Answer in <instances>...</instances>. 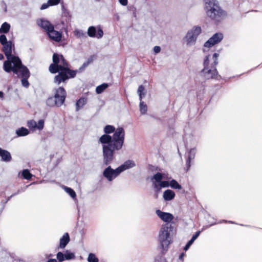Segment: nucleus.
I'll use <instances>...</instances> for the list:
<instances>
[{"label":"nucleus","mask_w":262,"mask_h":262,"mask_svg":"<svg viewBox=\"0 0 262 262\" xmlns=\"http://www.w3.org/2000/svg\"><path fill=\"white\" fill-rule=\"evenodd\" d=\"M3 46V51L6 56L7 60L3 64V69L7 73L12 72L17 75V78H21V85L26 88H29L30 83L28 79L30 76V72L28 68L22 64L20 59L12 55V42L9 41Z\"/></svg>","instance_id":"obj_1"},{"label":"nucleus","mask_w":262,"mask_h":262,"mask_svg":"<svg viewBox=\"0 0 262 262\" xmlns=\"http://www.w3.org/2000/svg\"><path fill=\"white\" fill-rule=\"evenodd\" d=\"M204 9L207 16L215 24L227 17L228 13L220 5L216 0H204Z\"/></svg>","instance_id":"obj_2"},{"label":"nucleus","mask_w":262,"mask_h":262,"mask_svg":"<svg viewBox=\"0 0 262 262\" xmlns=\"http://www.w3.org/2000/svg\"><path fill=\"white\" fill-rule=\"evenodd\" d=\"M124 138L125 132L123 128L118 127L114 132L113 137L107 134L103 135L99 138V141L103 144H108L107 146L118 150L122 147Z\"/></svg>","instance_id":"obj_3"},{"label":"nucleus","mask_w":262,"mask_h":262,"mask_svg":"<svg viewBox=\"0 0 262 262\" xmlns=\"http://www.w3.org/2000/svg\"><path fill=\"white\" fill-rule=\"evenodd\" d=\"M219 56L218 53H215L212 56L213 62L209 66V55L206 56L204 61V68L201 73L203 77L207 79H216L217 77L218 72L216 66L218 64L217 58Z\"/></svg>","instance_id":"obj_4"},{"label":"nucleus","mask_w":262,"mask_h":262,"mask_svg":"<svg viewBox=\"0 0 262 262\" xmlns=\"http://www.w3.org/2000/svg\"><path fill=\"white\" fill-rule=\"evenodd\" d=\"M171 229V226L166 224L161 227L159 232L158 241L160 243L159 248L162 255L165 254L168 251L169 245L172 243L170 237Z\"/></svg>","instance_id":"obj_5"},{"label":"nucleus","mask_w":262,"mask_h":262,"mask_svg":"<svg viewBox=\"0 0 262 262\" xmlns=\"http://www.w3.org/2000/svg\"><path fill=\"white\" fill-rule=\"evenodd\" d=\"M60 58L59 66L61 67V71L55 76L54 79V83L58 85L62 82H64L70 78H74L77 73V71H72L69 68L68 63L62 55H60Z\"/></svg>","instance_id":"obj_6"},{"label":"nucleus","mask_w":262,"mask_h":262,"mask_svg":"<svg viewBox=\"0 0 262 262\" xmlns=\"http://www.w3.org/2000/svg\"><path fill=\"white\" fill-rule=\"evenodd\" d=\"M201 32V28L195 26L192 30L189 31L186 34L185 39H186L187 46H190L195 42L198 36Z\"/></svg>","instance_id":"obj_7"},{"label":"nucleus","mask_w":262,"mask_h":262,"mask_svg":"<svg viewBox=\"0 0 262 262\" xmlns=\"http://www.w3.org/2000/svg\"><path fill=\"white\" fill-rule=\"evenodd\" d=\"M112 147L108 146H103V163L105 165L110 164L114 159V151Z\"/></svg>","instance_id":"obj_8"},{"label":"nucleus","mask_w":262,"mask_h":262,"mask_svg":"<svg viewBox=\"0 0 262 262\" xmlns=\"http://www.w3.org/2000/svg\"><path fill=\"white\" fill-rule=\"evenodd\" d=\"M121 173L120 169L117 167L113 169L110 166L106 168L103 172V177L109 182L112 181Z\"/></svg>","instance_id":"obj_9"},{"label":"nucleus","mask_w":262,"mask_h":262,"mask_svg":"<svg viewBox=\"0 0 262 262\" xmlns=\"http://www.w3.org/2000/svg\"><path fill=\"white\" fill-rule=\"evenodd\" d=\"M66 95L67 93L62 87H59L56 90L54 98L57 102V107L60 106L64 103Z\"/></svg>","instance_id":"obj_10"},{"label":"nucleus","mask_w":262,"mask_h":262,"mask_svg":"<svg viewBox=\"0 0 262 262\" xmlns=\"http://www.w3.org/2000/svg\"><path fill=\"white\" fill-rule=\"evenodd\" d=\"M223 38L222 33H216L210 38L204 44L205 47H211L221 41Z\"/></svg>","instance_id":"obj_11"},{"label":"nucleus","mask_w":262,"mask_h":262,"mask_svg":"<svg viewBox=\"0 0 262 262\" xmlns=\"http://www.w3.org/2000/svg\"><path fill=\"white\" fill-rule=\"evenodd\" d=\"M157 215L164 222L169 223L173 219L172 214L168 212H162L160 210H157L156 211Z\"/></svg>","instance_id":"obj_12"},{"label":"nucleus","mask_w":262,"mask_h":262,"mask_svg":"<svg viewBox=\"0 0 262 262\" xmlns=\"http://www.w3.org/2000/svg\"><path fill=\"white\" fill-rule=\"evenodd\" d=\"M47 33L50 38L56 41H59L61 39V33L58 31L54 30V27L53 29L49 30Z\"/></svg>","instance_id":"obj_13"},{"label":"nucleus","mask_w":262,"mask_h":262,"mask_svg":"<svg viewBox=\"0 0 262 262\" xmlns=\"http://www.w3.org/2000/svg\"><path fill=\"white\" fill-rule=\"evenodd\" d=\"M0 156L2 158V160L5 162H10L12 159V157L10 153L5 149H3L0 148Z\"/></svg>","instance_id":"obj_14"},{"label":"nucleus","mask_w":262,"mask_h":262,"mask_svg":"<svg viewBox=\"0 0 262 262\" xmlns=\"http://www.w3.org/2000/svg\"><path fill=\"white\" fill-rule=\"evenodd\" d=\"M135 166V162L132 160H127L125 161L123 164L119 166V168L120 169V171H121V173L130 168H132Z\"/></svg>","instance_id":"obj_15"},{"label":"nucleus","mask_w":262,"mask_h":262,"mask_svg":"<svg viewBox=\"0 0 262 262\" xmlns=\"http://www.w3.org/2000/svg\"><path fill=\"white\" fill-rule=\"evenodd\" d=\"M38 25L44 29L46 31L53 29L54 27L49 21L46 20L41 19L38 22Z\"/></svg>","instance_id":"obj_16"},{"label":"nucleus","mask_w":262,"mask_h":262,"mask_svg":"<svg viewBox=\"0 0 262 262\" xmlns=\"http://www.w3.org/2000/svg\"><path fill=\"white\" fill-rule=\"evenodd\" d=\"M70 241V237L68 233H66L60 239L59 247L64 248Z\"/></svg>","instance_id":"obj_17"},{"label":"nucleus","mask_w":262,"mask_h":262,"mask_svg":"<svg viewBox=\"0 0 262 262\" xmlns=\"http://www.w3.org/2000/svg\"><path fill=\"white\" fill-rule=\"evenodd\" d=\"M195 155L194 154L192 153V149L190 150L188 154V157L186 161V171L187 172L191 166V160L194 158Z\"/></svg>","instance_id":"obj_18"},{"label":"nucleus","mask_w":262,"mask_h":262,"mask_svg":"<svg viewBox=\"0 0 262 262\" xmlns=\"http://www.w3.org/2000/svg\"><path fill=\"white\" fill-rule=\"evenodd\" d=\"M175 196V193L171 190H165L163 193V198L166 201H170Z\"/></svg>","instance_id":"obj_19"},{"label":"nucleus","mask_w":262,"mask_h":262,"mask_svg":"<svg viewBox=\"0 0 262 262\" xmlns=\"http://www.w3.org/2000/svg\"><path fill=\"white\" fill-rule=\"evenodd\" d=\"M61 67L59 64L52 63L49 67V71L51 73H58L61 71Z\"/></svg>","instance_id":"obj_20"},{"label":"nucleus","mask_w":262,"mask_h":262,"mask_svg":"<svg viewBox=\"0 0 262 262\" xmlns=\"http://www.w3.org/2000/svg\"><path fill=\"white\" fill-rule=\"evenodd\" d=\"M16 133L18 136H25L28 135L29 132L26 128L22 127L17 129Z\"/></svg>","instance_id":"obj_21"},{"label":"nucleus","mask_w":262,"mask_h":262,"mask_svg":"<svg viewBox=\"0 0 262 262\" xmlns=\"http://www.w3.org/2000/svg\"><path fill=\"white\" fill-rule=\"evenodd\" d=\"M137 93L139 96L140 100H142L143 98L145 96L146 94L144 86L142 85H140L138 87Z\"/></svg>","instance_id":"obj_22"},{"label":"nucleus","mask_w":262,"mask_h":262,"mask_svg":"<svg viewBox=\"0 0 262 262\" xmlns=\"http://www.w3.org/2000/svg\"><path fill=\"white\" fill-rule=\"evenodd\" d=\"M10 25L6 23H4L0 28V33H7L9 31Z\"/></svg>","instance_id":"obj_23"},{"label":"nucleus","mask_w":262,"mask_h":262,"mask_svg":"<svg viewBox=\"0 0 262 262\" xmlns=\"http://www.w3.org/2000/svg\"><path fill=\"white\" fill-rule=\"evenodd\" d=\"M86 99L84 98H80L77 102L76 105V111H78L79 109L82 108L83 106L86 103Z\"/></svg>","instance_id":"obj_24"},{"label":"nucleus","mask_w":262,"mask_h":262,"mask_svg":"<svg viewBox=\"0 0 262 262\" xmlns=\"http://www.w3.org/2000/svg\"><path fill=\"white\" fill-rule=\"evenodd\" d=\"M46 104L50 107H54L55 106L57 107V102L55 101L54 97H49L46 101Z\"/></svg>","instance_id":"obj_25"},{"label":"nucleus","mask_w":262,"mask_h":262,"mask_svg":"<svg viewBox=\"0 0 262 262\" xmlns=\"http://www.w3.org/2000/svg\"><path fill=\"white\" fill-rule=\"evenodd\" d=\"M140 111L142 114L144 115L146 114L147 111V106L145 103L142 101L140 100Z\"/></svg>","instance_id":"obj_26"},{"label":"nucleus","mask_w":262,"mask_h":262,"mask_svg":"<svg viewBox=\"0 0 262 262\" xmlns=\"http://www.w3.org/2000/svg\"><path fill=\"white\" fill-rule=\"evenodd\" d=\"M169 185H170L168 183V181H161L160 183H159V185H157V184H155L154 185V187L155 188L157 189H160V188H159V186L160 187H167L169 186Z\"/></svg>","instance_id":"obj_27"},{"label":"nucleus","mask_w":262,"mask_h":262,"mask_svg":"<svg viewBox=\"0 0 262 262\" xmlns=\"http://www.w3.org/2000/svg\"><path fill=\"white\" fill-rule=\"evenodd\" d=\"M115 128L114 126L107 125L104 128V132L105 134H108L115 132Z\"/></svg>","instance_id":"obj_28"},{"label":"nucleus","mask_w":262,"mask_h":262,"mask_svg":"<svg viewBox=\"0 0 262 262\" xmlns=\"http://www.w3.org/2000/svg\"><path fill=\"white\" fill-rule=\"evenodd\" d=\"M169 184L171 187L174 189H180L182 188L181 185H180L175 180H172L170 181Z\"/></svg>","instance_id":"obj_29"},{"label":"nucleus","mask_w":262,"mask_h":262,"mask_svg":"<svg viewBox=\"0 0 262 262\" xmlns=\"http://www.w3.org/2000/svg\"><path fill=\"white\" fill-rule=\"evenodd\" d=\"M22 176L24 179L30 180L31 179L32 174L30 172L28 169H25L22 171Z\"/></svg>","instance_id":"obj_30"},{"label":"nucleus","mask_w":262,"mask_h":262,"mask_svg":"<svg viewBox=\"0 0 262 262\" xmlns=\"http://www.w3.org/2000/svg\"><path fill=\"white\" fill-rule=\"evenodd\" d=\"M96 32V28L94 27H90L88 30V35L91 37L95 36Z\"/></svg>","instance_id":"obj_31"},{"label":"nucleus","mask_w":262,"mask_h":262,"mask_svg":"<svg viewBox=\"0 0 262 262\" xmlns=\"http://www.w3.org/2000/svg\"><path fill=\"white\" fill-rule=\"evenodd\" d=\"M74 33L75 35L78 38H83L86 37L85 33L80 30H75Z\"/></svg>","instance_id":"obj_32"},{"label":"nucleus","mask_w":262,"mask_h":262,"mask_svg":"<svg viewBox=\"0 0 262 262\" xmlns=\"http://www.w3.org/2000/svg\"><path fill=\"white\" fill-rule=\"evenodd\" d=\"M94 58H95L94 56H92L90 57H89L88 60L83 63L81 67L80 68V70L84 69V68H85L90 63H92L93 61Z\"/></svg>","instance_id":"obj_33"},{"label":"nucleus","mask_w":262,"mask_h":262,"mask_svg":"<svg viewBox=\"0 0 262 262\" xmlns=\"http://www.w3.org/2000/svg\"><path fill=\"white\" fill-rule=\"evenodd\" d=\"M64 190L73 199L76 198V193L72 189L68 187H64Z\"/></svg>","instance_id":"obj_34"},{"label":"nucleus","mask_w":262,"mask_h":262,"mask_svg":"<svg viewBox=\"0 0 262 262\" xmlns=\"http://www.w3.org/2000/svg\"><path fill=\"white\" fill-rule=\"evenodd\" d=\"M60 55H59L58 54L56 53H54L53 55V63L59 64V63L60 62Z\"/></svg>","instance_id":"obj_35"},{"label":"nucleus","mask_w":262,"mask_h":262,"mask_svg":"<svg viewBox=\"0 0 262 262\" xmlns=\"http://www.w3.org/2000/svg\"><path fill=\"white\" fill-rule=\"evenodd\" d=\"M163 174L161 173L157 172L154 174L153 179H155L157 182L160 183L163 179Z\"/></svg>","instance_id":"obj_36"},{"label":"nucleus","mask_w":262,"mask_h":262,"mask_svg":"<svg viewBox=\"0 0 262 262\" xmlns=\"http://www.w3.org/2000/svg\"><path fill=\"white\" fill-rule=\"evenodd\" d=\"M64 255L65 259H72L75 258V255L73 253L69 252L68 251L66 252Z\"/></svg>","instance_id":"obj_37"},{"label":"nucleus","mask_w":262,"mask_h":262,"mask_svg":"<svg viewBox=\"0 0 262 262\" xmlns=\"http://www.w3.org/2000/svg\"><path fill=\"white\" fill-rule=\"evenodd\" d=\"M88 260L89 262H98V259L93 253H90L88 256Z\"/></svg>","instance_id":"obj_38"},{"label":"nucleus","mask_w":262,"mask_h":262,"mask_svg":"<svg viewBox=\"0 0 262 262\" xmlns=\"http://www.w3.org/2000/svg\"><path fill=\"white\" fill-rule=\"evenodd\" d=\"M28 126L30 128H35L37 126L36 122L34 120H30L27 123Z\"/></svg>","instance_id":"obj_39"},{"label":"nucleus","mask_w":262,"mask_h":262,"mask_svg":"<svg viewBox=\"0 0 262 262\" xmlns=\"http://www.w3.org/2000/svg\"><path fill=\"white\" fill-rule=\"evenodd\" d=\"M9 41H7V37L6 35L3 34L0 36V42L2 45H4V44H6Z\"/></svg>","instance_id":"obj_40"},{"label":"nucleus","mask_w":262,"mask_h":262,"mask_svg":"<svg viewBox=\"0 0 262 262\" xmlns=\"http://www.w3.org/2000/svg\"><path fill=\"white\" fill-rule=\"evenodd\" d=\"M108 84L107 83H103L99 85V94L102 93L104 90L108 88Z\"/></svg>","instance_id":"obj_41"},{"label":"nucleus","mask_w":262,"mask_h":262,"mask_svg":"<svg viewBox=\"0 0 262 262\" xmlns=\"http://www.w3.org/2000/svg\"><path fill=\"white\" fill-rule=\"evenodd\" d=\"M44 126V121L43 120H40L38 122V124L36 128H37L39 130H41Z\"/></svg>","instance_id":"obj_42"},{"label":"nucleus","mask_w":262,"mask_h":262,"mask_svg":"<svg viewBox=\"0 0 262 262\" xmlns=\"http://www.w3.org/2000/svg\"><path fill=\"white\" fill-rule=\"evenodd\" d=\"M57 258L60 261H62L65 259L64 255L61 252H59L57 254Z\"/></svg>","instance_id":"obj_43"},{"label":"nucleus","mask_w":262,"mask_h":262,"mask_svg":"<svg viewBox=\"0 0 262 262\" xmlns=\"http://www.w3.org/2000/svg\"><path fill=\"white\" fill-rule=\"evenodd\" d=\"M50 6L58 5L60 3V0H48Z\"/></svg>","instance_id":"obj_44"},{"label":"nucleus","mask_w":262,"mask_h":262,"mask_svg":"<svg viewBox=\"0 0 262 262\" xmlns=\"http://www.w3.org/2000/svg\"><path fill=\"white\" fill-rule=\"evenodd\" d=\"M200 233H201L200 231H198L196 232L195 233V234L193 235V236L191 238V239L193 240V241H194L198 238V237L200 235Z\"/></svg>","instance_id":"obj_45"},{"label":"nucleus","mask_w":262,"mask_h":262,"mask_svg":"<svg viewBox=\"0 0 262 262\" xmlns=\"http://www.w3.org/2000/svg\"><path fill=\"white\" fill-rule=\"evenodd\" d=\"M49 6H50V5L48 2L47 3H44L41 5V6L40 7V9L41 10L46 9L48 8Z\"/></svg>","instance_id":"obj_46"},{"label":"nucleus","mask_w":262,"mask_h":262,"mask_svg":"<svg viewBox=\"0 0 262 262\" xmlns=\"http://www.w3.org/2000/svg\"><path fill=\"white\" fill-rule=\"evenodd\" d=\"M119 3L124 6H125L127 5L128 1L127 0H119Z\"/></svg>","instance_id":"obj_47"},{"label":"nucleus","mask_w":262,"mask_h":262,"mask_svg":"<svg viewBox=\"0 0 262 262\" xmlns=\"http://www.w3.org/2000/svg\"><path fill=\"white\" fill-rule=\"evenodd\" d=\"M154 51L155 53H158L161 51V48L159 46H155L154 48Z\"/></svg>","instance_id":"obj_48"},{"label":"nucleus","mask_w":262,"mask_h":262,"mask_svg":"<svg viewBox=\"0 0 262 262\" xmlns=\"http://www.w3.org/2000/svg\"><path fill=\"white\" fill-rule=\"evenodd\" d=\"M103 35L102 30L99 27V38H101Z\"/></svg>","instance_id":"obj_49"},{"label":"nucleus","mask_w":262,"mask_h":262,"mask_svg":"<svg viewBox=\"0 0 262 262\" xmlns=\"http://www.w3.org/2000/svg\"><path fill=\"white\" fill-rule=\"evenodd\" d=\"M185 254L184 253H182L180 255H179V259L180 260H183V257L184 256Z\"/></svg>","instance_id":"obj_50"},{"label":"nucleus","mask_w":262,"mask_h":262,"mask_svg":"<svg viewBox=\"0 0 262 262\" xmlns=\"http://www.w3.org/2000/svg\"><path fill=\"white\" fill-rule=\"evenodd\" d=\"M193 242H194V241L191 239L190 240H189L188 241V242L187 243V244H188L189 246H190L193 244Z\"/></svg>","instance_id":"obj_51"},{"label":"nucleus","mask_w":262,"mask_h":262,"mask_svg":"<svg viewBox=\"0 0 262 262\" xmlns=\"http://www.w3.org/2000/svg\"><path fill=\"white\" fill-rule=\"evenodd\" d=\"M190 247V246H189L188 244H186V246L184 248V250L185 251H187Z\"/></svg>","instance_id":"obj_52"},{"label":"nucleus","mask_w":262,"mask_h":262,"mask_svg":"<svg viewBox=\"0 0 262 262\" xmlns=\"http://www.w3.org/2000/svg\"><path fill=\"white\" fill-rule=\"evenodd\" d=\"M47 262H57L55 259H50Z\"/></svg>","instance_id":"obj_53"},{"label":"nucleus","mask_w":262,"mask_h":262,"mask_svg":"<svg viewBox=\"0 0 262 262\" xmlns=\"http://www.w3.org/2000/svg\"><path fill=\"white\" fill-rule=\"evenodd\" d=\"M4 97V93L2 91H0V98H3Z\"/></svg>","instance_id":"obj_54"},{"label":"nucleus","mask_w":262,"mask_h":262,"mask_svg":"<svg viewBox=\"0 0 262 262\" xmlns=\"http://www.w3.org/2000/svg\"><path fill=\"white\" fill-rule=\"evenodd\" d=\"M19 192H20V191H19V190H18V191H17V192H16V193H14V194H12V195H11V197H12V196H13L15 195L16 194H18Z\"/></svg>","instance_id":"obj_55"},{"label":"nucleus","mask_w":262,"mask_h":262,"mask_svg":"<svg viewBox=\"0 0 262 262\" xmlns=\"http://www.w3.org/2000/svg\"><path fill=\"white\" fill-rule=\"evenodd\" d=\"M98 91H99L98 86H96V90H95V91H96L97 94H98Z\"/></svg>","instance_id":"obj_56"},{"label":"nucleus","mask_w":262,"mask_h":262,"mask_svg":"<svg viewBox=\"0 0 262 262\" xmlns=\"http://www.w3.org/2000/svg\"><path fill=\"white\" fill-rule=\"evenodd\" d=\"M4 58V56L3 54H0V60H2Z\"/></svg>","instance_id":"obj_57"}]
</instances>
